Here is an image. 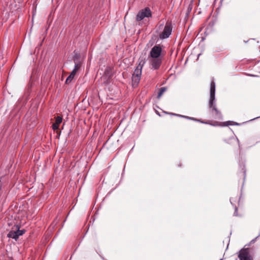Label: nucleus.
<instances>
[{"label":"nucleus","instance_id":"4","mask_svg":"<svg viewBox=\"0 0 260 260\" xmlns=\"http://www.w3.org/2000/svg\"><path fill=\"white\" fill-rule=\"evenodd\" d=\"M142 61H141L137 67L132 76V80L136 84H138L140 80L142 70L144 64L145 63V62H143L142 63Z\"/></svg>","mask_w":260,"mask_h":260},{"label":"nucleus","instance_id":"7","mask_svg":"<svg viewBox=\"0 0 260 260\" xmlns=\"http://www.w3.org/2000/svg\"><path fill=\"white\" fill-rule=\"evenodd\" d=\"M148 60L152 69L158 70L161 64L162 58L148 57Z\"/></svg>","mask_w":260,"mask_h":260},{"label":"nucleus","instance_id":"2","mask_svg":"<svg viewBox=\"0 0 260 260\" xmlns=\"http://www.w3.org/2000/svg\"><path fill=\"white\" fill-rule=\"evenodd\" d=\"M25 232L24 230H20V226L18 224L14 225L12 230L9 232L7 236L9 238H11L17 241L19 237L23 235Z\"/></svg>","mask_w":260,"mask_h":260},{"label":"nucleus","instance_id":"16","mask_svg":"<svg viewBox=\"0 0 260 260\" xmlns=\"http://www.w3.org/2000/svg\"><path fill=\"white\" fill-rule=\"evenodd\" d=\"M52 128H53L54 130H56V129H57L58 128V127H59V125L56 124H55V123H53V124H52Z\"/></svg>","mask_w":260,"mask_h":260},{"label":"nucleus","instance_id":"3","mask_svg":"<svg viewBox=\"0 0 260 260\" xmlns=\"http://www.w3.org/2000/svg\"><path fill=\"white\" fill-rule=\"evenodd\" d=\"M151 16L152 13L149 7H146L138 12L136 16V20L140 21L145 18L151 17Z\"/></svg>","mask_w":260,"mask_h":260},{"label":"nucleus","instance_id":"15","mask_svg":"<svg viewBox=\"0 0 260 260\" xmlns=\"http://www.w3.org/2000/svg\"><path fill=\"white\" fill-rule=\"evenodd\" d=\"M164 21H160L158 23V25L157 28V31H159V30H160L161 29H162L164 27Z\"/></svg>","mask_w":260,"mask_h":260},{"label":"nucleus","instance_id":"20","mask_svg":"<svg viewBox=\"0 0 260 260\" xmlns=\"http://www.w3.org/2000/svg\"><path fill=\"white\" fill-rule=\"evenodd\" d=\"M220 260H222V259H220Z\"/></svg>","mask_w":260,"mask_h":260},{"label":"nucleus","instance_id":"10","mask_svg":"<svg viewBox=\"0 0 260 260\" xmlns=\"http://www.w3.org/2000/svg\"><path fill=\"white\" fill-rule=\"evenodd\" d=\"M169 114H170V115H175V116H178V117H183V118H186V119H190V120H194V121H200V120H199V119H196V118H191V117H188V116H183V115H179V114H174V113H170Z\"/></svg>","mask_w":260,"mask_h":260},{"label":"nucleus","instance_id":"8","mask_svg":"<svg viewBox=\"0 0 260 260\" xmlns=\"http://www.w3.org/2000/svg\"><path fill=\"white\" fill-rule=\"evenodd\" d=\"M238 257L240 260H253L248 248L241 250Z\"/></svg>","mask_w":260,"mask_h":260},{"label":"nucleus","instance_id":"13","mask_svg":"<svg viewBox=\"0 0 260 260\" xmlns=\"http://www.w3.org/2000/svg\"><path fill=\"white\" fill-rule=\"evenodd\" d=\"M166 90V88L165 87H161L159 89V91L158 93L157 98H160L161 96L162 95V94L165 92Z\"/></svg>","mask_w":260,"mask_h":260},{"label":"nucleus","instance_id":"11","mask_svg":"<svg viewBox=\"0 0 260 260\" xmlns=\"http://www.w3.org/2000/svg\"><path fill=\"white\" fill-rule=\"evenodd\" d=\"M75 75H73L72 74H70V75L68 76V77L67 78L66 80V84H69L70 83V82H71V81H72V80L74 79V77H75Z\"/></svg>","mask_w":260,"mask_h":260},{"label":"nucleus","instance_id":"9","mask_svg":"<svg viewBox=\"0 0 260 260\" xmlns=\"http://www.w3.org/2000/svg\"><path fill=\"white\" fill-rule=\"evenodd\" d=\"M79 56V55L77 53L75 54L73 60L75 62L74 68L71 73L73 75H75L77 72L81 68V63L77 61V58Z\"/></svg>","mask_w":260,"mask_h":260},{"label":"nucleus","instance_id":"1","mask_svg":"<svg viewBox=\"0 0 260 260\" xmlns=\"http://www.w3.org/2000/svg\"><path fill=\"white\" fill-rule=\"evenodd\" d=\"M215 83L214 81H212L210 84V96L209 102V106L210 109V112L214 114V117L216 119H221L222 115L221 112L217 109L215 104Z\"/></svg>","mask_w":260,"mask_h":260},{"label":"nucleus","instance_id":"5","mask_svg":"<svg viewBox=\"0 0 260 260\" xmlns=\"http://www.w3.org/2000/svg\"><path fill=\"white\" fill-rule=\"evenodd\" d=\"M162 51L161 46L159 45H156L151 48L148 57L162 58Z\"/></svg>","mask_w":260,"mask_h":260},{"label":"nucleus","instance_id":"17","mask_svg":"<svg viewBox=\"0 0 260 260\" xmlns=\"http://www.w3.org/2000/svg\"><path fill=\"white\" fill-rule=\"evenodd\" d=\"M234 216H238V208L236 207H235V212L234 213Z\"/></svg>","mask_w":260,"mask_h":260},{"label":"nucleus","instance_id":"12","mask_svg":"<svg viewBox=\"0 0 260 260\" xmlns=\"http://www.w3.org/2000/svg\"><path fill=\"white\" fill-rule=\"evenodd\" d=\"M105 73H106V76L108 79H109L111 77L112 75L111 72V69L109 68H106V69H105Z\"/></svg>","mask_w":260,"mask_h":260},{"label":"nucleus","instance_id":"19","mask_svg":"<svg viewBox=\"0 0 260 260\" xmlns=\"http://www.w3.org/2000/svg\"><path fill=\"white\" fill-rule=\"evenodd\" d=\"M235 125H239V123H235Z\"/></svg>","mask_w":260,"mask_h":260},{"label":"nucleus","instance_id":"14","mask_svg":"<svg viewBox=\"0 0 260 260\" xmlns=\"http://www.w3.org/2000/svg\"><path fill=\"white\" fill-rule=\"evenodd\" d=\"M62 120V118L60 116H57L55 118V123L58 125H59Z\"/></svg>","mask_w":260,"mask_h":260},{"label":"nucleus","instance_id":"6","mask_svg":"<svg viewBox=\"0 0 260 260\" xmlns=\"http://www.w3.org/2000/svg\"><path fill=\"white\" fill-rule=\"evenodd\" d=\"M172 31V26L170 22H167L164 28L163 31L159 34V38L161 39L169 37Z\"/></svg>","mask_w":260,"mask_h":260},{"label":"nucleus","instance_id":"18","mask_svg":"<svg viewBox=\"0 0 260 260\" xmlns=\"http://www.w3.org/2000/svg\"><path fill=\"white\" fill-rule=\"evenodd\" d=\"M230 202H231V204L233 205V202H232V201L231 199H230Z\"/></svg>","mask_w":260,"mask_h":260}]
</instances>
